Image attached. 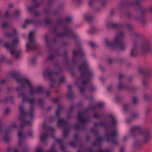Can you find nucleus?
Instances as JSON below:
<instances>
[{"instance_id": "f257e3e1", "label": "nucleus", "mask_w": 152, "mask_h": 152, "mask_svg": "<svg viewBox=\"0 0 152 152\" xmlns=\"http://www.w3.org/2000/svg\"><path fill=\"white\" fill-rule=\"evenodd\" d=\"M18 97H22V102L24 103L28 102L30 104L29 112V113L26 112L24 110V106L22 105H20L19 107V109L20 111V115L18 117V119L21 122L20 125V128L24 127L25 125L27 124L30 125L31 124V121H26V118L28 115H29L31 118L33 117V114L34 109V99L33 98H28L25 92H23L18 94Z\"/></svg>"}, {"instance_id": "f03ea898", "label": "nucleus", "mask_w": 152, "mask_h": 152, "mask_svg": "<svg viewBox=\"0 0 152 152\" xmlns=\"http://www.w3.org/2000/svg\"><path fill=\"white\" fill-rule=\"evenodd\" d=\"M20 74L17 72H12L11 74V77L16 80L17 83L21 84V86H18L16 90L17 91L20 92L25 89V84H26L30 88L29 93L30 95L32 96L35 94H39L42 93L43 89L42 86H40L36 87H34L28 79H19L20 77Z\"/></svg>"}, {"instance_id": "7ed1b4c3", "label": "nucleus", "mask_w": 152, "mask_h": 152, "mask_svg": "<svg viewBox=\"0 0 152 152\" xmlns=\"http://www.w3.org/2000/svg\"><path fill=\"white\" fill-rule=\"evenodd\" d=\"M80 72V78L82 79V84L86 86L89 83L91 79L94 76L93 72L89 69L86 61L81 64L77 67Z\"/></svg>"}, {"instance_id": "20e7f679", "label": "nucleus", "mask_w": 152, "mask_h": 152, "mask_svg": "<svg viewBox=\"0 0 152 152\" xmlns=\"http://www.w3.org/2000/svg\"><path fill=\"white\" fill-rule=\"evenodd\" d=\"M124 34L123 31H119L116 35L115 40L113 42H110L107 39H105V42L107 47H110L112 49L117 47L121 51H124L126 49V43L124 41Z\"/></svg>"}, {"instance_id": "39448f33", "label": "nucleus", "mask_w": 152, "mask_h": 152, "mask_svg": "<svg viewBox=\"0 0 152 152\" xmlns=\"http://www.w3.org/2000/svg\"><path fill=\"white\" fill-rule=\"evenodd\" d=\"M137 132L142 137V142L145 145L147 144L149 142L151 138V132L149 129L143 131L141 130V127L139 126H134L131 129V136L134 137L135 132Z\"/></svg>"}, {"instance_id": "423d86ee", "label": "nucleus", "mask_w": 152, "mask_h": 152, "mask_svg": "<svg viewBox=\"0 0 152 152\" xmlns=\"http://www.w3.org/2000/svg\"><path fill=\"white\" fill-rule=\"evenodd\" d=\"M107 123H104L103 122H101L99 124H97L96 123H94V126L95 127L102 126L105 129V138L106 141L107 142L111 140L112 138L115 137L118 135V132L117 130L114 129L112 130L111 134H110L107 131Z\"/></svg>"}, {"instance_id": "0eeeda50", "label": "nucleus", "mask_w": 152, "mask_h": 152, "mask_svg": "<svg viewBox=\"0 0 152 152\" xmlns=\"http://www.w3.org/2000/svg\"><path fill=\"white\" fill-rule=\"evenodd\" d=\"M34 31H30L28 34V43L26 45L27 49L32 50H37L39 47V45L37 43L34 36Z\"/></svg>"}, {"instance_id": "6e6552de", "label": "nucleus", "mask_w": 152, "mask_h": 152, "mask_svg": "<svg viewBox=\"0 0 152 152\" xmlns=\"http://www.w3.org/2000/svg\"><path fill=\"white\" fill-rule=\"evenodd\" d=\"M139 48L140 52L144 54H148L152 53L151 46L148 41L142 42L139 45Z\"/></svg>"}, {"instance_id": "1a4fd4ad", "label": "nucleus", "mask_w": 152, "mask_h": 152, "mask_svg": "<svg viewBox=\"0 0 152 152\" xmlns=\"http://www.w3.org/2000/svg\"><path fill=\"white\" fill-rule=\"evenodd\" d=\"M58 126L59 127H64L67 126L64 129L63 137L64 138L67 137L71 128L68 122L64 119L59 118H58Z\"/></svg>"}, {"instance_id": "9d476101", "label": "nucleus", "mask_w": 152, "mask_h": 152, "mask_svg": "<svg viewBox=\"0 0 152 152\" xmlns=\"http://www.w3.org/2000/svg\"><path fill=\"white\" fill-rule=\"evenodd\" d=\"M19 42V39L16 38L13 40L10 45H9L7 43H5L4 46L9 49L11 54L13 56L15 53V47L18 44Z\"/></svg>"}, {"instance_id": "9b49d317", "label": "nucleus", "mask_w": 152, "mask_h": 152, "mask_svg": "<svg viewBox=\"0 0 152 152\" xmlns=\"http://www.w3.org/2000/svg\"><path fill=\"white\" fill-rule=\"evenodd\" d=\"M138 42L135 40L133 42L132 47L130 50L129 57L130 58H136L137 55V48H138Z\"/></svg>"}, {"instance_id": "f8f14e48", "label": "nucleus", "mask_w": 152, "mask_h": 152, "mask_svg": "<svg viewBox=\"0 0 152 152\" xmlns=\"http://www.w3.org/2000/svg\"><path fill=\"white\" fill-rule=\"evenodd\" d=\"M86 113V111H81L78 112V121L79 122L84 123L88 122L90 119L84 118L83 116Z\"/></svg>"}, {"instance_id": "ddd939ff", "label": "nucleus", "mask_w": 152, "mask_h": 152, "mask_svg": "<svg viewBox=\"0 0 152 152\" xmlns=\"http://www.w3.org/2000/svg\"><path fill=\"white\" fill-rule=\"evenodd\" d=\"M62 27L63 28L65 32L57 33L56 35V37H62L67 35L68 34L69 32L72 33V31L71 30L69 29L66 26H62Z\"/></svg>"}, {"instance_id": "4468645a", "label": "nucleus", "mask_w": 152, "mask_h": 152, "mask_svg": "<svg viewBox=\"0 0 152 152\" xmlns=\"http://www.w3.org/2000/svg\"><path fill=\"white\" fill-rule=\"evenodd\" d=\"M139 72L147 77H150L151 76V72L148 67H144L138 70Z\"/></svg>"}, {"instance_id": "2eb2a0df", "label": "nucleus", "mask_w": 152, "mask_h": 152, "mask_svg": "<svg viewBox=\"0 0 152 152\" xmlns=\"http://www.w3.org/2000/svg\"><path fill=\"white\" fill-rule=\"evenodd\" d=\"M137 6L136 7V9L138 11L141 15H143L146 12V10L140 4V0L137 1L136 2Z\"/></svg>"}, {"instance_id": "dca6fc26", "label": "nucleus", "mask_w": 152, "mask_h": 152, "mask_svg": "<svg viewBox=\"0 0 152 152\" xmlns=\"http://www.w3.org/2000/svg\"><path fill=\"white\" fill-rule=\"evenodd\" d=\"M58 72H52L49 68H47L44 71L43 73V76L46 78L47 77H50L53 74L57 75L59 74Z\"/></svg>"}, {"instance_id": "f3484780", "label": "nucleus", "mask_w": 152, "mask_h": 152, "mask_svg": "<svg viewBox=\"0 0 152 152\" xmlns=\"http://www.w3.org/2000/svg\"><path fill=\"white\" fill-rule=\"evenodd\" d=\"M123 26V25L121 24H117L113 23H109L107 25V28H121Z\"/></svg>"}, {"instance_id": "a211bd4d", "label": "nucleus", "mask_w": 152, "mask_h": 152, "mask_svg": "<svg viewBox=\"0 0 152 152\" xmlns=\"http://www.w3.org/2000/svg\"><path fill=\"white\" fill-rule=\"evenodd\" d=\"M73 54L74 56H79L81 58H83L84 56V54L81 49H79L78 51H74Z\"/></svg>"}, {"instance_id": "6ab92c4d", "label": "nucleus", "mask_w": 152, "mask_h": 152, "mask_svg": "<svg viewBox=\"0 0 152 152\" xmlns=\"http://www.w3.org/2000/svg\"><path fill=\"white\" fill-rule=\"evenodd\" d=\"M143 99L145 101L149 102L152 99V96L149 93H145L143 94Z\"/></svg>"}, {"instance_id": "aec40b11", "label": "nucleus", "mask_w": 152, "mask_h": 152, "mask_svg": "<svg viewBox=\"0 0 152 152\" xmlns=\"http://www.w3.org/2000/svg\"><path fill=\"white\" fill-rule=\"evenodd\" d=\"M3 140L7 144L11 141V138L9 136V132L8 131L6 132L5 135L3 137Z\"/></svg>"}, {"instance_id": "412c9836", "label": "nucleus", "mask_w": 152, "mask_h": 152, "mask_svg": "<svg viewBox=\"0 0 152 152\" xmlns=\"http://www.w3.org/2000/svg\"><path fill=\"white\" fill-rule=\"evenodd\" d=\"M130 36L132 37L135 38H142V36L140 34L134 32H131L130 33Z\"/></svg>"}, {"instance_id": "4be33fe9", "label": "nucleus", "mask_w": 152, "mask_h": 152, "mask_svg": "<svg viewBox=\"0 0 152 152\" xmlns=\"http://www.w3.org/2000/svg\"><path fill=\"white\" fill-rule=\"evenodd\" d=\"M142 87L145 89L148 88V82L147 78L144 77H143L142 80Z\"/></svg>"}, {"instance_id": "5701e85b", "label": "nucleus", "mask_w": 152, "mask_h": 152, "mask_svg": "<svg viewBox=\"0 0 152 152\" xmlns=\"http://www.w3.org/2000/svg\"><path fill=\"white\" fill-rule=\"evenodd\" d=\"M48 136V133L47 132L43 134L40 136V141L42 142H46Z\"/></svg>"}, {"instance_id": "b1692460", "label": "nucleus", "mask_w": 152, "mask_h": 152, "mask_svg": "<svg viewBox=\"0 0 152 152\" xmlns=\"http://www.w3.org/2000/svg\"><path fill=\"white\" fill-rule=\"evenodd\" d=\"M48 34H45L44 39L46 42V45L48 49L49 50L50 52H51L52 51V47L50 45L49 40L48 39Z\"/></svg>"}, {"instance_id": "393cba45", "label": "nucleus", "mask_w": 152, "mask_h": 152, "mask_svg": "<svg viewBox=\"0 0 152 152\" xmlns=\"http://www.w3.org/2000/svg\"><path fill=\"white\" fill-rule=\"evenodd\" d=\"M73 126L74 127L75 129L76 130H77L80 129H82L83 131H85V126L83 124L80 125L77 124H76Z\"/></svg>"}, {"instance_id": "a878e982", "label": "nucleus", "mask_w": 152, "mask_h": 152, "mask_svg": "<svg viewBox=\"0 0 152 152\" xmlns=\"http://www.w3.org/2000/svg\"><path fill=\"white\" fill-rule=\"evenodd\" d=\"M64 19L62 18H58L56 22V24L57 26H61L62 27V26H65L62 24L64 23Z\"/></svg>"}, {"instance_id": "bb28decb", "label": "nucleus", "mask_w": 152, "mask_h": 152, "mask_svg": "<svg viewBox=\"0 0 152 152\" xmlns=\"http://www.w3.org/2000/svg\"><path fill=\"white\" fill-rule=\"evenodd\" d=\"M134 18L136 20H139L142 23H144L145 22L143 15H136L135 17Z\"/></svg>"}, {"instance_id": "cd10ccee", "label": "nucleus", "mask_w": 152, "mask_h": 152, "mask_svg": "<svg viewBox=\"0 0 152 152\" xmlns=\"http://www.w3.org/2000/svg\"><path fill=\"white\" fill-rule=\"evenodd\" d=\"M86 151L88 152H108L109 150H103L102 149H100L99 152L97 151H93L92 148L91 147H89L86 149Z\"/></svg>"}, {"instance_id": "c85d7f7f", "label": "nucleus", "mask_w": 152, "mask_h": 152, "mask_svg": "<svg viewBox=\"0 0 152 152\" xmlns=\"http://www.w3.org/2000/svg\"><path fill=\"white\" fill-rule=\"evenodd\" d=\"M30 149L27 144H25L22 147V152H30Z\"/></svg>"}, {"instance_id": "c756f323", "label": "nucleus", "mask_w": 152, "mask_h": 152, "mask_svg": "<svg viewBox=\"0 0 152 152\" xmlns=\"http://www.w3.org/2000/svg\"><path fill=\"white\" fill-rule=\"evenodd\" d=\"M138 88L137 87L133 86H130L127 87V89L129 91L132 92H134L138 89Z\"/></svg>"}, {"instance_id": "7c9ffc66", "label": "nucleus", "mask_w": 152, "mask_h": 152, "mask_svg": "<svg viewBox=\"0 0 152 152\" xmlns=\"http://www.w3.org/2000/svg\"><path fill=\"white\" fill-rule=\"evenodd\" d=\"M109 117L111 119V124L113 126H114L116 124V121L113 115L111 114L109 115Z\"/></svg>"}, {"instance_id": "2f4dec72", "label": "nucleus", "mask_w": 152, "mask_h": 152, "mask_svg": "<svg viewBox=\"0 0 152 152\" xmlns=\"http://www.w3.org/2000/svg\"><path fill=\"white\" fill-rule=\"evenodd\" d=\"M140 0H136L135 1L131 2H126L127 7L133 6L134 5L137 6L136 2L137 1H139Z\"/></svg>"}, {"instance_id": "473e14b6", "label": "nucleus", "mask_w": 152, "mask_h": 152, "mask_svg": "<svg viewBox=\"0 0 152 152\" xmlns=\"http://www.w3.org/2000/svg\"><path fill=\"white\" fill-rule=\"evenodd\" d=\"M75 56H73V57L72 59V61L73 64L74 65V66L71 67H69V65L68 66H67L68 67L69 69L70 70H73L74 69L76 65V64L77 62L75 60Z\"/></svg>"}, {"instance_id": "72a5a7b5", "label": "nucleus", "mask_w": 152, "mask_h": 152, "mask_svg": "<svg viewBox=\"0 0 152 152\" xmlns=\"http://www.w3.org/2000/svg\"><path fill=\"white\" fill-rule=\"evenodd\" d=\"M12 14L14 18H17L20 17V12L18 10H16L13 11Z\"/></svg>"}, {"instance_id": "f704fd0d", "label": "nucleus", "mask_w": 152, "mask_h": 152, "mask_svg": "<svg viewBox=\"0 0 152 152\" xmlns=\"http://www.w3.org/2000/svg\"><path fill=\"white\" fill-rule=\"evenodd\" d=\"M141 146V143L139 141H135L133 145V147L135 149L139 148Z\"/></svg>"}, {"instance_id": "c9c22d12", "label": "nucleus", "mask_w": 152, "mask_h": 152, "mask_svg": "<svg viewBox=\"0 0 152 152\" xmlns=\"http://www.w3.org/2000/svg\"><path fill=\"white\" fill-rule=\"evenodd\" d=\"M127 8L126 2H121L118 5V9L122 10L124 8Z\"/></svg>"}, {"instance_id": "e433bc0d", "label": "nucleus", "mask_w": 152, "mask_h": 152, "mask_svg": "<svg viewBox=\"0 0 152 152\" xmlns=\"http://www.w3.org/2000/svg\"><path fill=\"white\" fill-rule=\"evenodd\" d=\"M127 87L122 84L121 81H119L118 86V90H121L123 88H125L127 89Z\"/></svg>"}, {"instance_id": "4c0bfd02", "label": "nucleus", "mask_w": 152, "mask_h": 152, "mask_svg": "<svg viewBox=\"0 0 152 152\" xmlns=\"http://www.w3.org/2000/svg\"><path fill=\"white\" fill-rule=\"evenodd\" d=\"M67 52L65 50L64 51V55L65 56V57L64 58V61L66 62V65L68 66V65H69V61L68 60V58H67L66 56V54H67Z\"/></svg>"}, {"instance_id": "58836bf2", "label": "nucleus", "mask_w": 152, "mask_h": 152, "mask_svg": "<svg viewBox=\"0 0 152 152\" xmlns=\"http://www.w3.org/2000/svg\"><path fill=\"white\" fill-rule=\"evenodd\" d=\"M13 99V96H10L4 99V101L6 102H7L8 101H10L11 103L13 104L14 103Z\"/></svg>"}, {"instance_id": "ea45409f", "label": "nucleus", "mask_w": 152, "mask_h": 152, "mask_svg": "<svg viewBox=\"0 0 152 152\" xmlns=\"http://www.w3.org/2000/svg\"><path fill=\"white\" fill-rule=\"evenodd\" d=\"M138 98L136 96H133L132 98V103L134 105H136L138 102Z\"/></svg>"}, {"instance_id": "a19ab883", "label": "nucleus", "mask_w": 152, "mask_h": 152, "mask_svg": "<svg viewBox=\"0 0 152 152\" xmlns=\"http://www.w3.org/2000/svg\"><path fill=\"white\" fill-rule=\"evenodd\" d=\"M84 18L87 22L89 23H91L93 21V18L92 16H89L88 17L86 15L84 16Z\"/></svg>"}, {"instance_id": "79ce46f5", "label": "nucleus", "mask_w": 152, "mask_h": 152, "mask_svg": "<svg viewBox=\"0 0 152 152\" xmlns=\"http://www.w3.org/2000/svg\"><path fill=\"white\" fill-rule=\"evenodd\" d=\"M14 35L13 34L10 33L8 32H6L4 34V36L5 37H8L9 38H15Z\"/></svg>"}, {"instance_id": "37998d69", "label": "nucleus", "mask_w": 152, "mask_h": 152, "mask_svg": "<svg viewBox=\"0 0 152 152\" xmlns=\"http://www.w3.org/2000/svg\"><path fill=\"white\" fill-rule=\"evenodd\" d=\"M54 58V55L53 54L50 53L47 57V59L49 61H52L53 60Z\"/></svg>"}, {"instance_id": "c03bdc74", "label": "nucleus", "mask_w": 152, "mask_h": 152, "mask_svg": "<svg viewBox=\"0 0 152 152\" xmlns=\"http://www.w3.org/2000/svg\"><path fill=\"white\" fill-rule=\"evenodd\" d=\"M74 96V94L72 92H68L67 94V97L69 99H73Z\"/></svg>"}, {"instance_id": "a18cd8bd", "label": "nucleus", "mask_w": 152, "mask_h": 152, "mask_svg": "<svg viewBox=\"0 0 152 152\" xmlns=\"http://www.w3.org/2000/svg\"><path fill=\"white\" fill-rule=\"evenodd\" d=\"M56 145V143H54L53 144L52 146L51 147V151H47L45 152H57L56 150H53L55 148Z\"/></svg>"}, {"instance_id": "49530a36", "label": "nucleus", "mask_w": 152, "mask_h": 152, "mask_svg": "<svg viewBox=\"0 0 152 152\" xmlns=\"http://www.w3.org/2000/svg\"><path fill=\"white\" fill-rule=\"evenodd\" d=\"M151 110V109L150 107H147L145 108V113L146 116H147L149 115Z\"/></svg>"}, {"instance_id": "de8ad7c7", "label": "nucleus", "mask_w": 152, "mask_h": 152, "mask_svg": "<svg viewBox=\"0 0 152 152\" xmlns=\"http://www.w3.org/2000/svg\"><path fill=\"white\" fill-rule=\"evenodd\" d=\"M39 104L41 107H43L44 104V100L42 98H39L38 99Z\"/></svg>"}, {"instance_id": "09e8293b", "label": "nucleus", "mask_w": 152, "mask_h": 152, "mask_svg": "<svg viewBox=\"0 0 152 152\" xmlns=\"http://www.w3.org/2000/svg\"><path fill=\"white\" fill-rule=\"evenodd\" d=\"M35 9V6L34 5L30 6L28 8V10L31 12H34Z\"/></svg>"}, {"instance_id": "8fccbe9b", "label": "nucleus", "mask_w": 152, "mask_h": 152, "mask_svg": "<svg viewBox=\"0 0 152 152\" xmlns=\"http://www.w3.org/2000/svg\"><path fill=\"white\" fill-rule=\"evenodd\" d=\"M126 27L129 30H132L134 29V28L133 25L130 24H128L126 25Z\"/></svg>"}, {"instance_id": "3c124183", "label": "nucleus", "mask_w": 152, "mask_h": 152, "mask_svg": "<svg viewBox=\"0 0 152 152\" xmlns=\"http://www.w3.org/2000/svg\"><path fill=\"white\" fill-rule=\"evenodd\" d=\"M62 108V107L61 105H59L58 106V110L56 112V115L57 116H58L60 115V110Z\"/></svg>"}, {"instance_id": "603ef678", "label": "nucleus", "mask_w": 152, "mask_h": 152, "mask_svg": "<svg viewBox=\"0 0 152 152\" xmlns=\"http://www.w3.org/2000/svg\"><path fill=\"white\" fill-rule=\"evenodd\" d=\"M69 145L71 146L76 148L77 145V142L75 141L71 142L69 143Z\"/></svg>"}, {"instance_id": "864d4df0", "label": "nucleus", "mask_w": 152, "mask_h": 152, "mask_svg": "<svg viewBox=\"0 0 152 152\" xmlns=\"http://www.w3.org/2000/svg\"><path fill=\"white\" fill-rule=\"evenodd\" d=\"M138 113H134L131 115V118L132 119H134L138 118Z\"/></svg>"}, {"instance_id": "5fc2aeb1", "label": "nucleus", "mask_w": 152, "mask_h": 152, "mask_svg": "<svg viewBox=\"0 0 152 152\" xmlns=\"http://www.w3.org/2000/svg\"><path fill=\"white\" fill-rule=\"evenodd\" d=\"M118 135V134L117 135V136L115 137H114L112 138V139L110 140L109 141H111L112 142V143L113 144H115V145H117V144H118V142L117 141L113 140L114 139H115L117 137Z\"/></svg>"}, {"instance_id": "6e6d98bb", "label": "nucleus", "mask_w": 152, "mask_h": 152, "mask_svg": "<svg viewBox=\"0 0 152 152\" xmlns=\"http://www.w3.org/2000/svg\"><path fill=\"white\" fill-rule=\"evenodd\" d=\"M129 106V104H125L123 105L124 110L125 111H127Z\"/></svg>"}, {"instance_id": "4d7b16f0", "label": "nucleus", "mask_w": 152, "mask_h": 152, "mask_svg": "<svg viewBox=\"0 0 152 152\" xmlns=\"http://www.w3.org/2000/svg\"><path fill=\"white\" fill-rule=\"evenodd\" d=\"M10 109L9 107H7L5 111L4 114L6 115H8L10 113Z\"/></svg>"}, {"instance_id": "13d9d810", "label": "nucleus", "mask_w": 152, "mask_h": 152, "mask_svg": "<svg viewBox=\"0 0 152 152\" xmlns=\"http://www.w3.org/2000/svg\"><path fill=\"white\" fill-rule=\"evenodd\" d=\"M97 106L96 105H91L90 106V108H88L87 109V111L89 110L90 109H92L93 110H95L97 107Z\"/></svg>"}, {"instance_id": "bf43d9fd", "label": "nucleus", "mask_w": 152, "mask_h": 152, "mask_svg": "<svg viewBox=\"0 0 152 152\" xmlns=\"http://www.w3.org/2000/svg\"><path fill=\"white\" fill-rule=\"evenodd\" d=\"M74 107V105H72L70 106V108H69L68 110V112L69 113H71L73 110V109Z\"/></svg>"}, {"instance_id": "052dcab7", "label": "nucleus", "mask_w": 152, "mask_h": 152, "mask_svg": "<svg viewBox=\"0 0 152 152\" xmlns=\"http://www.w3.org/2000/svg\"><path fill=\"white\" fill-rule=\"evenodd\" d=\"M64 23H69L71 22V19L70 17H68L65 19H64Z\"/></svg>"}, {"instance_id": "680f3d73", "label": "nucleus", "mask_w": 152, "mask_h": 152, "mask_svg": "<svg viewBox=\"0 0 152 152\" xmlns=\"http://www.w3.org/2000/svg\"><path fill=\"white\" fill-rule=\"evenodd\" d=\"M18 136L19 139H21V137H24V135L22 133L21 131H19L18 133Z\"/></svg>"}, {"instance_id": "e2e57ef3", "label": "nucleus", "mask_w": 152, "mask_h": 152, "mask_svg": "<svg viewBox=\"0 0 152 152\" xmlns=\"http://www.w3.org/2000/svg\"><path fill=\"white\" fill-rule=\"evenodd\" d=\"M24 141V139H19L18 143V146H20L22 145V144L23 143Z\"/></svg>"}, {"instance_id": "0e129e2a", "label": "nucleus", "mask_w": 152, "mask_h": 152, "mask_svg": "<svg viewBox=\"0 0 152 152\" xmlns=\"http://www.w3.org/2000/svg\"><path fill=\"white\" fill-rule=\"evenodd\" d=\"M91 131L94 133L96 135H99V132L98 131H95L94 129L92 128L91 129Z\"/></svg>"}, {"instance_id": "69168bd1", "label": "nucleus", "mask_w": 152, "mask_h": 152, "mask_svg": "<svg viewBox=\"0 0 152 152\" xmlns=\"http://www.w3.org/2000/svg\"><path fill=\"white\" fill-rule=\"evenodd\" d=\"M126 17L129 19L131 18L132 16V14L130 12H128L126 13Z\"/></svg>"}, {"instance_id": "338daca9", "label": "nucleus", "mask_w": 152, "mask_h": 152, "mask_svg": "<svg viewBox=\"0 0 152 152\" xmlns=\"http://www.w3.org/2000/svg\"><path fill=\"white\" fill-rule=\"evenodd\" d=\"M74 139L75 140V141L77 142L79 140V139L78 136L77 134L76 133H75V134Z\"/></svg>"}, {"instance_id": "774afa93", "label": "nucleus", "mask_w": 152, "mask_h": 152, "mask_svg": "<svg viewBox=\"0 0 152 152\" xmlns=\"http://www.w3.org/2000/svg\"><path fill=\"white\" fill-rule=\"evenodd\" d=\"M103 138L102 137H100L99 136L96 137V141L99 143L103 140Z\"/></svg>"}]
</instances>
